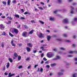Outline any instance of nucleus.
<instances>
[{
  "label": "nucleus",
  "mask_w": 77,
  "mask_h": 77,
  "mask_svg": "<svg viewBox=\"0 0 77 77\" xmlns=\"http://www.w3.org/2000/svg\"><path fill=\"white\" fill-rule=\"evenodd\" d=\"M9 35L11 37H13L14 36V35H12L11 32H9Z\"/></svg>",
  "instance_id": "72a5a7b5"
},
{
  "label": "nucleus",
  "mask_w": 77,
  "mask_h": 77,
  "mask_svg": "<svg viewBox=\"0 0 77 77\" xmlns=\"http://www.w3.org/2000/svg\"><path fill=\"white\" fill-rule=\"evenodd\" d=\"M29 58H27L26 59V60H29Z\"/></svg>",
  "instance_id": "774afa93"
},
{
  "label": "nucleus",
  "mask_w": 77,
  "mask_h": 77,
  "mask_svg": "<svg viewBox=\"0 0 77 77\" xmlns=\"http://www.w3.org/2000/svg\"><path fill=\"white\" fill-rule=\"evenodd\" d=\"M1 46L2 48L4 47H5V45H4V43L3 42L2 43Z\"/></svg>",
  "instance_id": "c756f323"
},
{
  "label": "nucleus",
  "mask_w": 77,
  "mask_h": 77,
  "mask_svg": "<svg viewBox=\"0 0 77 77\" xmlns=\"http://www.w3.org/2000/svg\"><path fill=\"white\" fill-rule=\"evenodd\" d=\"M76 75H77V73H74L72 75L73 77H76Z\"/></svg>",
  "instance_id": "473e14b6"
},
{
  "label": "nucleus",
  "mask_w": 77,
  "mask_h": 77,
  "mask_svg": "<svg viewBox=\"0 0 77 77\" xmlns=\"http://www.w3.org/2000/svg\"><path fill=\"white\" fill-rule=\"evenodd\" d=\"M50 39H51V36L50 35H47V39L48 41H49L50 40Z\"/></svg>",
  "instance_id": "f8f14e48"
},
{
  "label": "nucleus",
  "mask_w": 77,
  "mask_h": 77,
  "mask_svg": "<svg viewBox=\"0 0 77 77\" xmlns=\"http://www.w3.org/2000/svg\"><path fill=\"white\" fill-rule=\"evenodd\" d=\"M34 31L33 30H32L30 31L29 32V35H30L31 34H32L33 33Z\"/></svg>",
  "instance_id": "2eb2a0df"
},
{
  "label": "nucleus",
  "mask_w": 77,
  "mask_h": 77,
  "mask_svg": "<svg viewBox=\"0 0 77 77\" xmlns=\"http://www.w3.org/2000/svg\"><path fill=\"white\" fill-rule=\"evenodd\" d=\"M14 75H15L14 74H11V73L10 72L8 74V77H11L12 76H14Z\"/></svg>",
  "instance_id": "9b49d317"
},
{
  "label": "nucleus",
  "mask_w": 77,
  "mask_h": 77,
  "mask_svg": "<svg viewBox=\"0 0 77 77\" xmlns=\"http://www.w3.org/2000/svg\"><path fill=\"white\" fill-rule=\"evenodd\" d=\"M24 14H25V15H26L27 14H30V13H29L27 12H26L24 13Z\"/></svg>",
  "instance_id": "e433bc0d"
},
{
  "label": "nucleus",
  "mask_w": 77,
  "mask_h": 77,
  "mask_svg": "<svg viewBox=\"0 0 77 77\" xmlns=\"http://www.w3.org/2000/svg\"><path fill=\"white\" fill-rule=\"evenodd\" d=\"M57 2L59 3H60L62 2V0H57Z\"/></svg>",
  "instance_id": "58836bf2"
},
{
  "label": "nucleus",
  "mask_w": 77,
  "mask_h": 77,
  "mask_svg": "<svg viewBox=\"0 0 77 77\" xmlns=\"http://www.w3.org/2000/svg\"><path fill=\"white\" fill-rule=\"evenodd\" d=\"M11 0H8V1L7 2V5H9L11 3Z\"/></svg>",
  "instance_id": "a211bd4d"
},
{
  "label": "nucleus",
  "mask_w": 77,
  "mask_h": 77,
  "mask_svg": "<svg viewBox=\"0 0 77 77\" xmlns=\"http://www.w3.org/2000/svg\"><path fill=\"white\" fill-rule=\"evenodd\" d=\"M69 53L70 54H72V53H75V54H77V51H70L69 52Z\"/></svg>",
  "instance_id": "1a4fd4ad"
},
{
  "label": "nucleus",
  "mask_w": 77,
  "mask_h": 77,
  "mask_svg": "<svg viewBox=\"0 0 77 77\" xmlns=\"http://www.w3.org/2000/svg\"><path fill=\"white\" fill-rule=\"evenodd\" d=\"M43 60H45V61H46L47 60V59H46V58H45V57H44V58H43Z\"/></svg>",
  "instance_id": "49530a36"
},
{
  "label": "nucleus",
  "mask_w": 77,
  "mask_h": 77,
  "mask_svg": "<svg viewBox=\"0 0 77 77\" xmlns=\"http://www.w3.org/2000/svg\"><path fill=\"white\" fill-rule=\"evenodd\" d=\"M31 22L32 23H36L34 20H31Z\"/></svg>",
  "instance_id": "c9c22d12"
},
{
  "label": "nucleus",
  "mask_w": 77,
  "mask_h": 77,
  "mask_svg": "<svg viewBox=\"0 0 77 77\" xmlns=\"http://www.w3.org/2000/svg\"><path fill=\"white\" fill-rule=\"evenodd\" d=\"M38 66V65H35L34 66V68H36L37 66Z\"/></svg>",
  "instance_id": "864d4df0"
},
{
  "label": "nucleus",
  "mask_w": 77,
  "mask_h": 77,
  "mask_svg": "<svg viewBox=\"0 0 77 77\" xmlns=\"http://www.w3.org/2000/svg\"><path fill=\"white\" fill-rule=\"evenodd\" d=\"M38 8L40 9H41V10H42L43 9V8H42V7H38Z\"/></svg>",
  "instance_id": "0e129e2a"
},
{
  "label": "nucleus",
  "mask_w": 77,
  "mask_h": 77,
  "mask_svg": "<svg viewBox=\"0 0 77 77\" xmlns=\"http://www.w3.org/2000/svg\"><path fill=\"white\" fill-rule=\"evenodd\" d=\"M46 67L47 68H50V66L47 65L46 66Z\"/></svg>",
  "instance_id": "37998d69"
},
{
  "label": "nucleus",
  "mask_w": 77,
  "mask_h": 77,
  "mask_svg": "<svg viewBox=\"0 0 77 77\" xmlns=\"http://www.w3.org/2000/svg\"><path fill=\"white\" fill-rule=\"evenodd\" d=\"M61 59V57L59 55H57L56 57L53 59L52 60H60Z\"/></svg>",
  "instance_id": "f03ea898"
},
{
  "label": "nucleus",
  "mask_w": 77,
  "mask_h": 77,
  "mask_svg": "<svg viewBox=\"0 0 77 77\" xmlns=\"http://www.w3.org/2000/svg\"><path fill=\"white\" fill-rule=\"evenodd\" d=\"M66 42H70L71 41H70V40H66Z\"/></svg>",
  "instance_id": "13d9d810"
},
{
  "label": "nucleus",
  "mask_w": 77,
  "mask_h": 77,
  "mask_svg": "<svg viewBox=\"0 0 77 77\" xmlns=\"http://www.w3.org/2000/svg\"><path fill=\"white\" fill-rule=\"evenodd\" d=\"M50 20H51V21H53L54 20V18L53 17H51L50 18Z\"/></svg>",
  "instance_id": "ea45409f"
},
{
  "label": "nucleus",
  "mask_w": 77,
  "mask_h": 77,
  "mask_svg": "<svg viewBox=\"0 0 77 77\" xmlns=\"http://www.w3.org/2000/svg\"><path fill=\"white\" fill-rule=\"evenodd\" d=\"M8 18H9V19L11 20H12V18H11V17H8Z\"/></svg>",
  "instance_id": "a18cd8bd"
},
{
  "label": "nucleus",
  "mask_w": 77,
  "mask_h": 77,
  "mask_svg": "<svg viewBox=\"0 0 77 77\" xmlns=\"http://www.w3.org/2000/svg\"><path fill=\"white\" fill-rule=\"evenodd\" d=\"M2 3L3 5H6V2L3 1L2 2Z\"/></svg>",
  "instance_id": "f704fd0d"
},
{
  "label": "nucleus",
  "mask_w": 77,
  "mask_h": 77,
  "mask_svg": "<svg viewBox=\"0 0 77 77\" xmlns=\"http://www.w3.org/2000/svg\"><path fill=\"white\" fill-rule=\"evenodd\" d=\"M71 23L72 25H75V20H73L72 21Z\"/></svg>",
  "instance_id": "4468645a"
},
{
  "label": "nucleus",
  "mask_w": 77,
  "mask_h": 77,
  "mask_svg": "<svg viewBox=\"0 0 77 77\" xmlns=\"http://www.w3.org/2000/svg\"><path fill=\"white\" fill-rule=\"evenodd\" d=\"M32 51L34 53H36L37 51H36V50H35L34 51Z\"/></svg>",
  "instance_id": "5fc2aeb1"
},
{
  "label": "nucleus",
  "mask_w": 77,
  "mask_h": 77,
  "mask_svg": "<svg viewBox=\"0 0 77 77\" xmlns=\"http://www.w3.org/2000/svg\"><path fill=\"white\" fill-rule=\"evenodd\" d=\"M38 36L39 38H44L45 36H44V35L43 34L40 33L38 35Z\"/></svg>",
  "instance_id": "7ed1b4c3"
},
{
  "label": "nucleus",
  "mask_w": 77,
  "mask_h": 77,
  "mask_svg": "<svg viewBox=\"0 0 77 77\" xmlns=\"http://www.w3.org/2000/svg\"><path fill=\"white\" fill-rule=\"evenodd\" d=\"M40 72H42V71H43V69H42V68H41L40 69Z\"/></svg>",
  "instance_id": "8fccbe9b"
},
{
  "label": "nucleus",
  "mask_w": 77,
  "mask_h": 77,
  "mask_svg": "<svg viewBox=\"0 0 77 77\" xmlns=\"http://www.w3.org/2000/svg\"><path fill=\"white\" fill-rule=\"evenodd\" d=\"M37 71V72H39V71H40V70H39V68H38Z\"/></svg>",
  "instance_id": "052dcab7"
},
{
  "label": "nucleus",
  "mask_w": 77,
  "mask_h": 77,
  "mask_svg": "<svg viewBox=\"0 0 77 77\" xmlns=\"http://www.w3.org/2000/svg\"><path fill=\"white\" fill-rule=\"evenodd\" d=\"M72 5H73V6H75V5H77V4L76 3L73 2L72 3Z\"/></svg>",
  "instance_id": "6ab92c4d"
},
{
  "label": "nucleus",
  "mask_w": 77,
  "mask_h": 77,
  "mask_svg": "<svg viewBox=\"0 0 77 77\" xmlns=\"http://www.w3.org/2000/svg\"><path fill=\"white\" fill-rule=\"evenodd\" d=\"M5 66H4V67H3V68L2 69V71H5Z\"/></svg>",
  "instance_id": "4d7b16f0"
},
{
  "label": "nucleus",
  "mask_w": 77,
  "mask_h": 77,
  "mask_svg": "<svg viewBox=\"0 0 77 77\" xmlns=\"http://www.w3.org/2000/svg\"><path fill=\"white\" fill-rule=\"evenodd\" d=\"M0 29L1 30H3V29H5V26H3V24H1L0 25Z\"/></svg>",
  "instance_id": "6e6552de"
},
{
  "label": "nucleus",
  "mask_w": 77,
  "mask_h": 77,
  "mask_svg": "<svg viewBox=\"0 0 77 77\" xmlns=\"http://www.w3.org/2000/svg\"><path fill=\"white\" fill-rule=\"evenodd\" d=\"M15 17H16V18H20V16L18 14H15Z\"/></svg>",
  "instance_id": "4be33fe9"
},
{
  "label": "nucleus",
  "mask_w": 77,
  "mask_h": 77,
  "mask_svg": "<svg viewBox=\"0 0 77 77\" xmlns=\"http://www.w3.org/2000/svg\"><path fill=\"white\" fill-rule=\"evenodd\" d=\"M57 49H54V51H55V52H56V51H57Z\"/></svg>",
  "instance_id": "3c124183"
},
{
  "label": "nucleus",
  "mask_w": 77,
  "mask_h": 77,
  "mask_svg": "<svg viewBox=\"0 0 77 77\" xmlns=\"http://www.w3.org/2000/svg\"><path fill=\"white\" fill-rule=\"evenodd\" d=\"M66 65H70V63H66Z\"/></svg>",
  "instance_id": "680f3d73"
},
{
  "label": "nucleus",
  "mask_w": 77,
  "mask_h": 77,
  "mask_svg": "<svg viewBox=\"0 0 77 77\" xmlns=\"http://www.w3.org/2000/svg\"><path fill=\"white\" fill-rule=\"evenodd\" d=\"M60 50H65V48L63 47H61L60 48Z\"/></svg>",
  "instance_id": "c85d7f7f"
},
{
  "label": "nucleus",
  "mask_w": 77,
  "mask_h": 77,
  "mask_svg": "<svg viewBox=\"0 0 77 77\" xmlns=\"http://www.w3.org/2000/svg\"><path fill=\"white\" fill-rule=\"evenodd\" d=\"M40 48L42 49V51H47V49H44V48H43L42 47H41Z\"/></svg>",
  "instance_id": "f3484780"
},
{
  "label": "nucleus",
  "mask_w": 77,
  "mask_h": 77,
  "mask_svg": "<svg viewBox=\"0 0 77 77\" xmlns=\"http://www.w3.org/2000/svg\"><path fill=\"white\" fill-rule=\"evenodd\" d=\"M22 66H19L18 67L19 69H21L22 68Z\"/></svg>",
  "instance_id": "09e8293b"
},
{
  "label": "nucleus",
  "mask_w": 77,
  "mask_h": 77,
  "mask_svg": "<svg viewBox=\"0 0 77 77\" xmlns=\"http://www.w3.org/2000/svg\"><path fill=\"white\" fill-rule=\"evenodd\" d=\"M11 21H9L8 22V23H7V24H11Z\"/></svg>",
  "instance_id": "a19ab883"
},
{
  "label": "nucleus",
  "mask_w": 77,
  "mask_h": 77,
  "mask_svg": "<svg viewBox=\"0 0 77 77\" xmlns=\"http://www.w3.org/2000/svg\"><path fill=\"white\" fill-rule=\"evenodd\" d=\"M27 32H24L22 34V35L25 38H26L27 37Z\"/></svg>",
  "instance_id": "423d86ee"
},
{
  "label": "nucleus",
  "mask_w": 77,
  "mask_h": 77,
  "mask_svg": "<svg viewBox=\"0 0 77 77\" xmlns=\"http://www.w3.org/2000/svg\"><path fill=\"white\" fill-rule=\"evenodd\" d=\"M63 36H64V37H68V35H67L66 34H63Z\"/></svg>",
  "instance_id": "7c9ffc66"
},
{
  "label": "nucleus",
  "mask_w": 77,
  "mask_h": 77,
  "mask_svg": "<svg viewBox=\"0 0 77 77\" xmlns=\"http://www.w3.org/2000/svg\"><path fill=\"white\" fill-rule=\"evenodd\" d=\"M41 57H44V54H42L41 55Z\"/></svg>",
  "instance_id": "bf43d9fd"
},
{
  "label": "nucleus",
  "mask_w": 77,
  "mask_h": 77,
  "mask_svg": "<svg viewBox=\"0 0 77 77\" xmlns=\"http://www.w3.org/2000/svg\"><path fill=\"white\" fill-rule=\"evenodd\" d=\"M74 60L75 61H77V58L76 57L74 59Z\"/></svg>",
  "instance_id": "6e6d98bb"
},
{
  "label": "nucleus",
  "mask_w": 77,
  "mask_h": 77,
  "mask_svg": "<svg viewBox=\"0 0 77 77\" xmlns=\"http://www.w3.org/2000/svg\"><path fill=\"white\" fill-rule=\"evenodd\" d=\"M9 63H8L6 66V67L7 68H9Z\"/></svg>",
  "instance_id": "aec40b11"
},
{
  "label": "nucleus",
  "mask_w": 77,
  "mask_h": 77,
  "mask_svg": "<svg viewBox=\"0 0 77 77\" xmlns=\"http://www.w3.org/2000/svg\"><path fill=\"white\" fill-rule=\"evenodd\" d=\"M6 34L5 33V32H3V33L2 34V35H3L4 36H5V35H6Z\"/></svg>",
  "instance_id": "4c0bfd02"
},
{
  "label": "nucleus",
  "mask_w": 77,
  "mask_h": 77,
  "mask_svg": "<svg viewBox=\"0 0 77 77\" xmlns=\"http://www.w3.org/2000/svg\"><path fill=\"white\" fill-rule=\"evenodd\" d=\"M24 26L25 28V29H29V27L27 26L26 25H24Z\"/></svg>",
  "instance_id": "393cba45"
},
{
  "label": "nucleus",
  "mask_w": 77,
  "mask_h": 77,
  "mask_svg": "<svg viewBox=\"0 0 77 77\" xmlns=\"http://www.w3.org/2000/svg\"><path fill=\"white\" fill-rule=\"evenodd\" d=\"M39 21L41 24H44V22H43L41 20H39Z\"/></svg>",
  "instance_id": "a878e982"
},
{
  "label": "nucleus",
  "mask_w": 77,
  "mask_h": 77,
  "mask_svg": "<svg viewBox=\"0 0 77 77\" xmlns=\"http://www.w3.org/2000/svg\"><path fill=\"white\" fill-rule=\"evenodd\" d=\"M27 45H28V46H29L31 47H32V44H31L30 43H28V44Z\"/></svg>",
  "instance_id": "2f4dec72"
},
{
  "label": "nucleus",
  "mask_w": 77,
  "mask_h": 77,
  "mask_svg": "<svg viewBox=\"0 0 77 77\" xmlns=\"http://www.w3.org/2000/svg\"><path fill=\"white\" fill-rule=\"evenodd\" d=\"M71 12H70L71 14H74V11H73V10L74 9V8L72 6H71Z\"/></svg>",
  "instance_id": "0eeeda50"
},
{
  "label": "nucleus",
  "mask_w": 77,
  "mask_h": 77,
  "mask_svg": "<svg viewBox=\"0 0 77 77\" xmlns=\"http://www.w3.org/2000/svg\"><path fill=\"white\" fill-rule=\"evenodd\" d=\"M68 57H73V56L72 55H69L68 56Z\"/></svg>",
  "instance_id": "de8ad7c7"
},
{
  "label": "nucleus",
  "mask_w": 77,
  "mask_h": 77,
  "mask_svg": "<svg viewBox=\"0 0 77 77\" xmlns=\"http://www.w3.org/2000/svg\"><path fill=\"white\" fill-rule=\"evenodd\" d=\"M54 13L55 14H56V13H57V10H56V11H54Z\"/></svg>",
  "instance_id": "338daca9"
},
{
  "label": "nucleus",
  "mask_w": 77,
  "mask_h": 77,
  "mask_svg": "<svg viewBox=\"0 0 77 77\" xmlns=\"http://www.w3.org/2000/svg\"><path fill=\"white\" fill-rule=\"evenodd\" d=\"M57 41H62V39H61L60 38H57L56 39Z\"/></svg>",
  "instance_id": "cd10ccee"
},
{
  "label": "nucleus",
  "mask_w": 77,
  "mask_h": 77,
  "mask_svg": "<svg viewBox=\"0 0 77 77\" xmlns=\"http://www.w3.org/2000/svg\"><path fill=\"white\" fill-rule=\"evenodd\" d=\"M46 46H47V45H43V46L42 47H43V48H44V47H46Z\"/></svg>",
  "instance_id": "603ef678"
},
{
  "label": "nucleus",
  "mask_w": 77,
  "mask_h": 77,
  "mask_svg": "<svg viewBox=\"0 0 77 77\" xmlns=\"http://www.w3.org/2000/svg\"><path fill=\"white\" fill-rule=\"evenodd\" d=\"M11 62V63H12V62L13 61V60H12V59L10 58L8 59Z\"/></svg>",
  "instance_id": "b1692460"
},
{
  "label": "nucleus",
  "mask_w": 77,
  "mask_h": 77,
  "mask_svg": "<svg viewBox=\"0 0 77 77\" xmlns=\"http://www.w3.org/2000/svg\"><path fill=\"white\" fill-rule=\"evenodd\" d=\"M13 29L12 32L15 33L16 34H18V33L19 31L17 29H15V28H13Z\"/></svg>",
  "instance_id": "20e7f679"
},
{
  "label": "nucleus",
  "mask_w": 77,
  "mask_h": 77,
  "mask_svg": "<svg viewBox=\"0 0 77 77\" xmlns=\"http://www.w3.org/2000/svg\"><path fill=\"white\" fill-rule=\"evenodd\" d=\"M57 74L58 75H62L63 74V73L62 72H59L57 73Z\"/></svg>",
  "instance_id": "ddd939ff"
},
{
  "label": "nucleus",
  "mask_w": 77,
  "mask_h": 77,
  "mask_svg": "<svg viewBox=\"0 0 77 77\" xmlns=\"http://www.w3.org/2000/svg\"><path fill=\"white\" fill-rule=\"evenodd\" d=\"M73 1V0H69L68 2H72Z\"/></svg>",
  "instance_id": "e2e57ef3"
},
{
  "label": "nucleus",
  "mask_w": 77,
  "mask_h": 77,
  "mask_svg": "<svg viewBox=\"0 0 77 77\" xmlns=\"http://www.w3.org/2000/svg\"><path fill=\"white\" fill-rule=\"evenodd\" d=\"M26 50H27V51L29 52V51H30V48H26Z\"/></svg>",
  "instance_id": "412c9836"
},
{
  "label": "nucleus",
  "mask_w": 77,
  "mask_h": 77,
  "mask_svg": "<svg viewBox=\"0 0 77 77\" xmlns=\"http://www.w3.org/2000/svg\"><path fill=\"white\" fill-rule=\"evenodd\" d=\"M63 23H68V20L67 19H65L63 21Z\"/></svg>",
  "instance_id": "39448f33"
},
{
  "label": "nucleus",
  "mask_w": 77,
  "mask_h": 77,
  "mask_svg": "<svg viewBox=\"0 0 77 77\" xmlns=\"http://www.w3.org/2000/svg\"><path fill=\"white\" fill-rule=\"evenodd\" d=\"M11 44L12 46H14V47H15L16 45V44L14 43V40H12L11 42Z\"/></svg>",
  "instance_id": "9d476101"
},
{
  "label": "nucleus",
  "mask_w": 77,
  "mask_h": 77,
  "mask_svg": "<svg viewBox=\"0 0 77 77\" xmlns=\"http://www.w3.org/2000/svg\"><path fill=\"white\" fill-rule=\"evenodd\" d=\"M74 20L75 22V21H76L77 22V18H74Z\"/></svg>",
  "instance_id": "c03bdc74"
},
{
  "label": "nucleus",
  "mask_w": 77,
  "mask_h": 77,
  "mask_svg": "<svg viewBox=\"0 0 77 77\" xmlns=\"http://www.w3.org/2000/svg\"><path fill=\"white\" fill-rule=\"evenodd\" d=\"M21 59V57L20 56H19L18 58V60H20Z\"/></svg>",
  "instance_id": "bb28decb"
},
{
  "label": "nucleus",
  "mask_w": 77,
  "mask_h": 77,
  "mask_svg": "<svg viewBox=\"0 0 77 77\" xmlns=\"http://www.w3.org/2000/svg\"><path fill=\"white\" fill-rule=\"evenodd\" d=\"M12 3L14 4H15L16 3V1L15 0L13 1Z\"/></svg>",
  "instance_id": "79ce46f5"
},
{
  "label": "nucleus",
  "mask_w": 77,
  "mask_h": 77,
  "mask_svg": "<svg viewBox=\"0 0 77 77\" xmlns=\"http://www.w3.org/2000/svg\"><path fill=\"white\" fill-rule=\"evenodd\" d=\"M14 56L15 57H18V54L16 53H15L14 54Z\"/></svg>",
  "instance_id": "5701e85b"
},
{
  "label": "nucleus",
  "mask_w": 77,
  "mask_h": 77,
  "mask_svg": "<svg viewBox=\"0 0 77 77\" xmlns=\"http://www.w3.org/2000/svg\"><path fill=\"white\" fill-rule=\"evenodd\" d=\"M56 63H54L51 64V66L52 67L54 66H56Z\"/></svg>",
  "instance_id": "dca6fc26"
},
{
  "label": "nucleus",
  "mask_w": 77,
  "mask_h": 77,
  "mask_svg": "<svg viewBox=\"0 0 77 77\" xmlns=\"http://www.w3.org/2000/svg\"><path fill=\"white\" fill-rule=\"evenodd\" d=\"M47 56L48 57L51 58V57H52L54 56V54L52 53L51 52H49L47 54Z\"/></svg>",
  "instance_id": "f257e3e1"
},
{
  "label": "nucleus",
  "mask_w": 77,
  "mask_h": 77,
  "mask_svg": "<svg viewBox=\"0 0 77 77\" xmlns=\"http://www.w3.org/2000/svg\"><path fill=\"white\" fill-rule=\"evenodd\" d=\"M73 38H74V39H75V38H76V35H74L73 36Z\"/></svg>",
  "instance_id": "69168bd1"
}]
</instances>
